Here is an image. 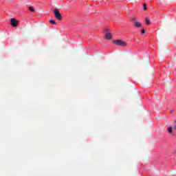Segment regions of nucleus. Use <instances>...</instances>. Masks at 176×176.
I'll use <instances>...</instances> for the list:
<instances>
[{
	"instance_id": "obj_1",
	"label": "nucleus",
	"mask_w": 176,
	"mask_h": 176,
	"mask_svg": "<svg viewBox=\"0 0 176 176\" xmlns=\"http://www.w3.org/2000/svg\"><path fill=\"white\" fill-rule=\"evenodd\" d=\"M54 14L55 16V18H56L57 20H59V21H60V20H63V15H61V13H60V10L57 8H56L54 10Z\"/></svg>"
},
{
	"instance_id": "obj_2",
	"label": "nucleus",
	"mask_w": 176,
	"mask_h": 176,
	"mask_svg": "<svg viewBox=\"0 0 176 176\" xmlns=\"http://www.w3.org/2000/svg\"><path fill=\"white\" fill-rule=\"evenodd\" d=\"M113 42L117 45V46H126V42L120 40H114Z\"/></svg>"
},
{
	"instance_id": "obj_3",
	"label": "nucleus",
	"mask_w": 176,
	"mask_h": 176,
	"mask_svg": "<svg viewBox=\"0 0 176 176\" xmlns=\"http://www.w3.org/2000/svg\"><path fill=\"white\" fill-rule=\"evenodd\" d=\"M132 21L133 23V25L136 27V28H141V27H142V24H141V23H140L139 21H135V17L132 18Z\"/></svg>"
},
{
	"instance_id": "obj_4",
	"label": "nucleus",
	"mask_w": 176,
	"mask_h": 176,
	"mask_svg": "<svg viewBox=\"0 0 176 176\" xmlns=\"http://www.w3.org/2000/svg\"><path fill=\"white\" fill-rule=\"evenodd\" d=\"M10 24L12 27H17L19 22L15 19H10Z\"/></svg>"
},
{
	"instance_id": "obj_5",
	"label": "nucleus",
	"mask_w": 176,
	"mask_h": 176,
	"mask_svg": "<svg viewBox=\"0 0 176 176\" xmlns=\"http://www.w3.org/2000/svg\"><path fill=\"white\" fill-rule=\"evenodd\" d=\"M104 38L105 39H107V40L112 39V34H111L109 32L107 31L104 34Z\"/></svg>"
},
{
	"instance_id": "obj_6",
	"label": "nucleus",
	"mask_w": 176,
	"mask_h": 176,
	"mask_svg": "<svg viewBox=\"0 0 176 176\" xmlns=\"http://www.w3.org/2000/svg\"><path fill=\"white\" fill-rule=\"evenodd\" d=\"M50 24H53L54 25H57V23H56V21L53 19H50Z\"/></svg>"
},
{
	"instance_id": "obj_7",
	"label": "nucleus",
	"mask_w": 176,
	"mask_h": 176,
	"mask_svg": "<svg viewBox=\"0 0 176 176\" xmlns=\"http://www.w3.org/2000/svg\"><path fill=\"white\" fill-rule=\"evenodd\" d=\"M29 10H30V12H31L32 13L35 12V9H34L33 7H29Z\"/></svg>"
},
{
	"instance_id": "obj_8",
	"label": "nucleus",
	"mask_w": 176,
	"mask_h": 176,
	"mask_svg": "<svg viewBox=\"0 0 176 176\" xmlns=\"http://www.w3.org/2000/svg\"><path fill=\"white\" fill-rule=\"evenodd\" d=\"M167 130H168V133L169 134H171L173 133V128L172 127L168 128Z\"/></svg>"
},
{
	"instance_id": "obj_9",
	"label": "nucleus",
	"mask_w": 176,
	"mask_h": 176,
	"mask_svg": "<svg viewBox=\"0 0 176 176\" xmlns=\"http://www.w3.org/2000/svg\"><path fill=\"white\" fill-rule=\"evenodd\" d=\"M146 24H151V20L148 18H146Z\"/></svg>"
},
{
	"instance_id": "obj_10",
	"label": "nucleus",
	"mask_w": 176,
	"mask_h": 176,
	"mask_svg": "<svg viewBox=\"0 0 176 176\" xmlns=\"http://www.w3.org/2000/svg\"><path fill=\"white\" fill-rule=\"evenodd\" d=\"M143 9L144 10H146V4H143Z\"/></svg>"
},
{
	"instance_id": "obj_11",
	"label": "nucleus",
	"mask_w": 176,
	"mask_h": 176,
	"mask_svg": "<svg viewBox=\"0 0 176 176\" xmlns=\"http://www.w3.org/2000/svg\"><path fill=\"white\" fill-rule=\"evenodd\" d=\"M142 34H145V30H142Z\"/></svg>"
}]
</instances>
